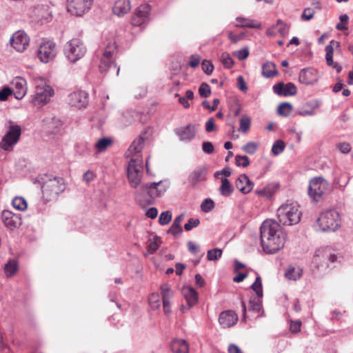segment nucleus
<instances>
[{"mask_svg":"<svg viewBox=\"0 0 353 353\" xmlns=\"http://www.w3.org/2000/svg\"><path fill=\"white\" fill-rule=\"evenodd\" d=\"M287 204L277 210V221L265 220L260 227L261 244L267 254H274L283 248L286 234L284 227L287 223Z\"/></svg>","mask_w":353,"mask_h":353,"instance_id":"1","label":"nucleus"},{"mask_svg":"<svg viewBox=\"0 0 353 353\" xmlns=\"http://www.w3.org/2000/svg\"><path fill=\"white\" fill-rule=\"evenodd\" d=\"M39 183L41 185L43 196L47 201L56 199L65 188L62 177L53 176L50 174L41 176L39 179Z\"/></svg>","mask_w":353,"mask_h":353,"instance_id":"2","label":"nucleus"},{"mask_svg":"<svg viewBox=\"0 0 353 353\" xmlns=\"http://www.w3.org/2000/svg\"><path fill=\"white\" fill-rule=\"evenodd\" d=\"M341 226L339 213L335 210L323 212L317 218L314 225L316 230L323 232H333Z\"/></svg>","mask_w":353,"mask_h":353,"instance_id":"3","label":"nucleus"},{"mask_svg":"<svg viewBox=\"0 0 353 353\" xmlns=\"http://www.w3.org/2000/svg\"><path fill=\"white\" fill-rule=\"evenodd\" d=\"M117 47L115 42L109 43L103 50L99 66L101 73L110 72L116 70V74L118 76L120 68L114 61V55L117 52Z\"/></svg>","mask_w":353,"mask_h":353,"instance_id":"4","label":"nucleus"},{"mask_svg":"<svg viewBox=\"0 0 353 353\" xmlns=\"http://www.w3.org/2000/svg\"><path fill=\"white\" fill-rule=\"evenodd\" d=\"M8 123L10 125L8 127L6 133L0 141V148L5 151L10 152L20 139L21 128L20 125L14 124L10 120Z\"/></svg>","mask_w":353,"mask_h":353,"instance_id":"5","label":"nucleus"},{"mask_svg":"<svg viewBox=\"0 0 353 353\" xmlns=\"http://www.w3.org/2000/svg\"><path fill=\"white\" fill-rule=\"evenodd\" d=\"M86 48L83 43L78 39H73L68 41L64 48V53L70 62H76L85 54Z\"/></svg>","mask_w":353,"mask_h":353,"instance_id":"6","label":"nucleus"},{"mask_svg":"<svg viewBox=\"0 0 353 353\" xmlns=\"http://www.w3.org/2000/svg\"><path fill=\"white\" fill-rule=\"evenodd\" d=\"M328 186V182L323 177H314L310 181L308 194L313 201H319L327 190Z\"/></svg>","mask_w":353,"mask_h":353,"instance_id":"7","label":"nucleus"},{"mask_svg":"<svg viewBox=\"0 0 353 353\" xmlns=\"http://www.w3.org/2000/svg\"><path fill=\"white\" fill-rule=\"evenodd\" d=\"M142 161L131 159L128 167V178L132 188H137L141 180Z\"/></svg>","mask_w":353,"mask_h":353,"instance_id":"8","label":"nucleus"},{"mask_svg":"<svg viewBox=\"0 0 353 353\" xmlns=\"http://www.w3.org/2000/svg\"><path fill=\"white\" fill-rule=\"evenodd\" d=\"M94 0H67V10L72 15L82 17L92 8Z\"/></svg>","mask_w":353,"mask_h":353,"instance_id":"9","label":"nucleus"},{"mask_svg":"<svg viewBox=\"0 0 353 353\" xmlns=\"http://www.w3.org/2000/svg\"><path fill=\"white\" fill-rule=\"evenodd\" d=\"M57 54V46L52 41H43L37 50V57L43 63L51 61Z\"/></svg>","mask_w":353,"mask_h":353,"instance_id":"10","label":"nucleus"},{"mask_svg":"<svg viewBox=\"0 0 353 353\" xmlns=\"http://www.w3.org/2000/svg\"><path fill=\"white\" fill-rule=\"evenodd\" d=\"M54 94V90L46 83L41 82V84L37 85L35 92L32 98V103L35 105L46 103L50 99V97Z\"/></svg>","mask_w":353,"mask_h":353,"instance_id":"11","label":"nucleus"},{"mask_svg":"<svg viewBox=\"0 0 353 353\" xmlns=\"http://www.w3.org/2000/svg\"><path fill=\"white\" fill-rule=\"evenodd\" d=\"M11 46L18 52H23L29 45L30 38L23 30H18L10 39Z\"/></svg>","mask_w":353,"mask_h":353,"instance_id":"12","label":"nucleus"},{"mask_svg":"<svg viewBox=\"0 0 353 353\" xmlns=\"http://www.w3.org/2000/svg\"><path fill=\"white\" fill-rule=\"evenodd\" d=\"M150 6L141 5L138 7L132 18V24L134 26H141L149 21Z\"/></svg>","mask_w":353,"mask_h":353,"instance_id":"13","label":"nucleus"},{"mask_svg":"<svg viewBox=\"0 0 353 353\" xmlns=\"http://www.w3.org/2000/svg\"><path fill=\"white\" fill-rule=\"evenodd\" d=\"M1 219L4 225L10 230H14L21 225V214L10 210H4L1 213Z\"/></svg>","mask_w":353,"mask_h":353,"instance_id":"14","label":"nucleus"},{"mask_svg":"<svg viewBox=\"0 0 353 353\" xmlns=\"http://www.w3.org/2000/svg\"><path fill=\"white\" fill-rule=\"evenodd\" d=\"M68 103L78 108H84L88 103V94L83 90L73 92L68 96Z\"/></svg>","mask_w":353,"mask_h":353,"instance_id":"15","label":"nucleus"},{"mask_svg":"<svg viewBox=\"0 0 353 353\" xmlns=\"http://www.w3.org/2000/svg\"><path fill=\"white\" fill-rule=\"evenodd\" d=\"M196 127L194 124H188L186 126L180 127L174 130L175 134L181 141L190 142L194 139L196 134Z\"/></svg>","mask_w":353,"mask_h":353,"instance_id":"16","label":"nucleus"},{"mask_svg":"<svg viewBox=\"0 0 353 353\" xmlns=\"http://www.w3.org/2000/svg\"><path fill=\"white\" fill-rule=\"evenodd\" d=\"M32 17L41 23L48 21L51 18L48 6L44 4L34 6L32 10Z\"/></svg>","mask_w":353,"mask_h":353,"instance_id":"17","label":"nucleus"},{"mask_svg":"<svg viewBox=\"0 0 353 353\" xmlns=\"http://www.w3.org/2000/svg\"><path fill=\"white\" fill-rule=\"evenodd\" d=\"M238 315L233 310H225L219 314V322L222 327L228 328L234 325L238 321Z\"/></svg>","mask_w":353,"mask_h":353,"instance_id":"18","label":"nucleus"},{"mask_svg":"<svg viewBox=\"0 0 353 353\" xmlns=\"http://www.w3.org/2000/svg\"><path fill=\"white\" fill-rule=\"evenodd\" d=\"M319 78V72L314 68H303L299 73V81L304 84H313L318 81Z\"/></svg>","mask_w":353,"mask_h":353,"instance_id":"19","label":"nucleus"},{"mask_svg":"<svg viewBox=\"0 0 353 353\" xmlns=\"http://www.w3.org/2000/svg\"><path fill=\"white\" fill-rule=\"evenodd\" d=\"M26 84V79L21 77H17L12 80V85L14 88L12 90L17 99H21L26 95L27 92Z\"/></svg>","mask_w":353,"mask_h":353,"instance_id":"20","label":"nucleus"},{"mask_svg":"<svg viewBox=\"0 0 353 353\" xmlns=\"http://www.w3.org/2000/svg\"><path fill=\"white\" fill-rule=\"evenodd\" d=\"M235 186L241 193L246 194L253 189L254 183L245 174H242L236 180Z\"/></svg>","mask_w":353,"mask_h":353,"instance_id":"21","label":"nucleus"},{"mask_svg":"<svg viewBox=\"0 0 353 353\" xmlns=\"http://www.w3.org/2000/svg\"><path fill=\"white\" fill-rule=\"evenodd\" d=\"M150 131V128L143 131L138 139H135L130 145L128 152L131 154L140 153L143 148L144 141L146 139L145 134Z\"/></svg>","mask_w":353,"mask_h":353,"instance_id":"22","label":"nucleus"},{"mask_svg":"<svg viewBox=\"0 0 353 353\" xmlns=\"http://www.w3.org/2000/svg\"><path fill=\"white\" fill-rule=\"evenodd\" d=\"M159 183L153 182L145 183L141 187L143 193L147 194L150 198L161 196L165 193V190H158Z\"/></svg>","mask_w":353,"mask_h":353,"instance_id":"23","label":"nucleus"},{"mask_svg":"<svg viewBox=\"0 0 353 353\" xmlns=\"http://www.w3.org/2000/svg\"><path fill=\"white\" fill-rule=\"evenodd\" d=\"M296 203L288 204V225H296L301 221V212Z\"/></svg>","mask_w":353,"mask_h":353,"instance_id":"24","label":"nucleus"},{"mask_svg":"<svg viewBox=\"0 0 353 353\" xmlns=\"http://www.w3.org/2000/svg\"><path fill=\"white\" fill-rule=\"evenodd\" d=\"M43 121L46 131L49 134H57L63 125L62 121L56 117L46 118Z\"/></svg>","mask_w":353,"mask_h":353,"instance_id":"25","label":"nucleus"},{"mask_svg":"<svg viewBox=\"0 0 353 353\" xmlns=\"http://www.w3.org/2000/svg\"><path fill=\"white\" fill-rule=\"evenodd\" d=\"M131 9V5L129 0H117L112 8V12L114 14L122 17L128 13Z\"/></svg>","mask_w":353,"mask_h":353,"instance_id":"26","label":"nucleus"},{"mask_svg":"<svg viewBox=\"0 0 353 353\" xmlns=\"http://www.w3.org/2000/svg\"><path fill=\"white\" fill-rule=\"evenodd\" d=\"M207 173L205 167L198 168L190 173L188 181L192 186L196 185L199 181L205 180Z\"/></svg>","mask_w":353,"mask_h":353,"instance_id":"27","label":"nucleus"},{"mask_svg":"<svg viewBox=\"0 0 353 353\" xmlns=\"http://www.w3.org/2000/svg\"><path fill=\"white\" fill-rule=\"evenodd\" d=\"M170 348L173 353H188L189 345L186 341L181 339H174L170 343Z\"/></svg>","mask_w":353,"mask_h":353,"instance_id":"28","label":"nucleus"},{"mask_svg":"<svg viewBox=\"0 0 353 353\" xmlns=\"http://www.w3.org/2000/svg\"><path fill=\"white\" fill-rule=\"evenodd\" d=\"M182 292L187 301V304L189 305V308H191L197 303L198 293L193 288H184Z\"/></svg>","mask_w":353,"mask_h":353,"instance_id":"29","label":"nucleus"},{"mask_svg":"<svg viewBox=\"0 0 353 353\" xmlns=\"http://www.w3.org/2000/svg\"><path fill=\"white\" fill-rule=\"evenodd\" d=\"M221 184L219 188L220 194L225 197L230 196L234 190V187L227 178H221Z\"/></svg>","mask_w":353,"mask_h":353,"instance_id":"30","label":"nucleus"},{"mask_svg":"<svg viewBox=\"0 0 353 353\" xmlns=\"http://www.w3.org/2000/svg\"><path fill=\"white\" fill-rule=\"evenodd\" d=\"M340 46V43L335 40H332L330 42V44L325 47V59L327 64L329 66H332L334 64V61H333V51L334 48H337Z\"/></svg>","mask_w":353,"mask_h":353,"instance_id":"31","label":"nucleus"},{"mask_svg":"<svg viewBox=\"0 0 353 353\" xmlns=\"http://www.w3.org/2000/svg\"><path fill=\"white\" fill-rule=\"evenodd\" d=\"M184 217V214H181L177 216L169 230H168V233L172 234L174 236H176L181 234L183 232L182 227L181 225V223Z\"/></svg>","mask_w":353,"mask_h":353,"instance_id":"32","label":"nucleus"},{"mask_svg":"<svg viewBox=\"0 0 353 353\" xmlns=\"http://www.w3.org/2000/svg\"><path fill=\"white\" fill-rule=\"evenodd\" d=\"M277 74L276 65L272 62L267 61L262 65V75L266 78H272Z\"/></svg>","mask_w":353,"mask_h":353,"instance_id":"33","label":"nucleus"},{"mask_svg":"<svg viewBox=\"0 0 353 353\" xmlns=\"http://www.w3.org/2000/svg\"><path fill=\"white\" fill-rule=\"evenodd\" d=\"M319 107V103L316 101L307 102L304 106L305 109H301L299 111V114L301 116H310L314 114L315 109Z\"/></svg>","mask_w":353,"mask_h":353,"instance_id":"34","label":"nucleus"},{"mask_svg":"<svg viewBox=\"0 0 353 353\" xmlns=\"http://www.w3.org/2000/svg\"><path fill=\"white\" fill-rule=\"evenodd\" d=\"M350 181V176L344 173L341 174L339 177H336L334 179L333 184L336 188L340 189L342 192L344 191L345 188Z\"/></svg>","mask_w":353,"mask_h":353,"instance_id":"35","label":"nucleus"},{"mask_svg":"<svg viewBox=\"0 0 353 353\" xmlns=\"http://www.w3.org/2000/svg\"><path fill=\"white\" fill-rule=\"evenodd\" d=\"M303 268L300 266H288V280L297 281L303 275Z\"/></svg>","mask_w":353,"mask_h":353,"instance_id":"36","label":"nucleus"},{"mask_svg":"<svg viewBox=\"0 0 353 353\" xmlns=\"http://www.w3.org/2000/svg\"><path fill=\"white\" fill-rule=\"evenodd\" d=\"M236 21L239 23L237 26L250 28H259L261 27L260 23L256 22L251 19L238 17Z\"/></svg>","mask_w":353,"mask_h":353,"instance_id":"37","label":"nucleus"},{"mask_svg":"<svg viewBox=\"0 0 353 353\" xmlns=\"http://www.w3.org/2000/svg\"><path fill=\"white\" fill-rule=\"evenodd\" d=\"M250 288L256 293V296L259 298H263V285L262 279L260 276H257L255 279L254 282L250 286Z\"/></svg>","mask_w":353,"mask_h":353,"instance_id":"38","label":"nucleus"},{"mask_svg":"<svg viewBox=\"0 0 353 353\" xmlns=\"http://www.w3.org/2000/svg\"><path fill=\"white\" fill-rule=\"evenodd\" d=\"M18 270V263L14 260L9 261L4 267V271L7 276H13Z\"/></svg>","mask_w":353,"mask_h":353,"instance_id":"39","label":"nucleus"},{"mask_svg":"<svg viewBox=\"0 0 353 353\" xmlns=\"http://www.w3.org/2000/svg\"><path fill=\"white\" fill-rule=\"evenodd\" d=\"M262 299L257 296L256 297H251L249 301L250 310L255 312H259L262 309Z\"/></svg>","mask_w":353,"mask_h":353,"instance_id":"40","label":"nucleus"},{"mask_svg":"<svg viewBox=\"0 0 353 353\" xmlns=\"http://www.w3.org/2000/svg\"><path fill=\"white\" fill-rule=\"evenodd\" d=\"M112 141L110 138L103 137L99 139L94 146L99 152H103L112 143Z\"/></svg>","mask_w":353,"mask_h":353,"instance_id":"41","label":"nucleus"},{"mask_svg":"<svg viewBox=\"0 0 353 353\" xmlns=\"http://www.w3.org/2000/svg\"><path fill=\"white\" fill-rule=\"evenodd\" d=\"M12 206L20 211L27 209L28 204L26 199L21 196H16L12 201Z\"/></svg>","mask_w":353,"mask_h":353,"instance_id":"42","label":"nucleus"},{"mask_svg":"<svg viewBox=\"0 0 353 353\" xmlns=\"http://www.w3.org/2000/svg\"><path fill=\"white\" fill-rule=\"evenodd\" d=\"M163 301H170L173 296V292L168 283H163L160 287Z\"/></svg>","mask_w":353,"mask_h":353,"instance_id":"43","label":"nucleus"},{"mask_svg":"<svg viewBox=\"0 0 353 353\" xmlns=\"http://www.w3.org/2000/svg\"><path fill=\"white\" fill-rule=\"evenodd\" d=\"M148 302L152 309H158L160 307V296L158 293L153 292L148 297Z\"/></svg>","mask_w":353,"mask_h":353,"instance_id":"44","label":"nucleus"},{"mask_svg":"<svg viewBox=\"0 0 353 353\" xmlns=\"http://www.w3.org/2000/svg\"><path fill=\"white\" fill-rule=\"evenodd\" d=\"M272 89L276 94L287 97V85H285L283 82L275 84Z\"/></svg>","mask_w":353,"mask_h":353,"instance_id":"45","label":"nucleus"},{"mask_svg":"<svg viewBox=\"0 0 353 353\" xmlns=\"http://www.w3.org/2000/svg\"><path fill=\"white\" fill-rule=\"evenodd\" d=\"M285 144L282 140H277L274 142L272 148V152L276 156L281 154L285 149Z\"/></svg>","mask_w":353,"mask_h":353,"instance_id":"46","label":"nucleus"},{"mask_svg":"<svg viewBox=\"0 0 353 353\" xmlns=\"http://www.w3.org/2000/svg\"><path fill=\"white\" fill-rule=\"evenodd\" d=\"M222 250L214 248L208 251L207 259L208 261H216L221 257Z\"/></svg>","mask_w":353,"mask_h":353,"instance_id":"47","label":"nucleus"},{"mask_svg":"<svg viewBox=\"0 0 353 353\" xmlns=\"http://www.w3.org/2000/svg\"><path fill=\"white\" fill-rule=\"evenodd\" d=\"M214 208V201L210 199H205L201 205V209L203 212L208 213Z\"/></svg>","mask_w":353,"mask_h":353,"instance_id":"48","label":"nucleus"},{"mask_svg":"<svg viewBox=\"0 0 353 353\" xmlns=\"http://www.w3.org/2000/svg\"><path fill=\"white\" fill-rule=\"evenodd\" d=\"M161 242V239L158 236H154L152 240H150V243L148 245V252L150 254H153L159 248V243Z\"/></svg>","mask_w":353,"mask_h":353,"instance_id":"49","label":"nucleus"},{"mask_svg":"<svg viewBox=\"0 0 353 353\" xmlns=\"http://www.w3.org/2000/svg\"><path fill=\"white\" fill-rule=\"evenodd\" d=\"M199 93L201 97H208L211 94L210 85L207 83H202L199 88Z\"/></svg>","mask_w":353,"mask_h":353,"instance_id":"50","label":"nucleus"},{"mask_svg":"<svg viewBox=\"0 0 353 353\" xmlns=\"http://www.w3.org/2000/svg\"><path fill=\"white\" fill-rule=\"evenodd\" d=\"M235 163L237 166L246 168L250 165V162L247 156L236 155L235 157Z\"/></svg>","mask_w":353,"mask_h":353,"instance_id":"51","label":"nucleus"},{"mask_svg":"<svg viewBox=\"0 0 353 353\" xmlns=\"http://www.w3.org/2000/svg\"><path fill=\"white\" fill-rule=\"evenodd\" d=\"M172 219V213L170 211H165L161 213L159 217V222L161 225H167Z\"/></svg>","mask_w":353,"mask_h":353,"instance_id":"52","label":"nucleus"},{"mask_svg":"<svg viewBox=\"0 0 353 353\" xmlns=\"http://www.w3.org/2000/svg\"><path fill=\"white\" fill-rule=\"evenodd\" d=\"M14 94L13 90L8 86H4L0 90V101H6L8 97Z\"/></svg>","mask_w":353,"mask_h":353,"instance_id":"53","label":"nucleus"},{"mask_svg":"<svg viewBox=\"0 0 353 353\" xmlns=\"http://www.w3.org/2000/svg\"><path fill=\"white\" fill-rule=\"evenodd\" d=\"M221 60L223 65L227 68H230L234 65V61L228 52H223L221 54Z\"/></svg>","mask_w":353,"mask_h":353,"instance_id":"54","label":"nucleus"},{"mask_svg":"<svg viewBox=\"0 0 353 353\" xmlns=\"http://www.w3.org/2000/svg\"><path fill=\"white\" fill-rule=\"evenodd\" d=\"M200 220L199 219L190 218L188 222L184 225V229L186 231H190L192 228L199 226Z\"/></svg>","mask_w":353,"mask_h":353,"instance_id":"55","label":"nucleus"},{"mask_svg":"<svg viewBox=\"0 0 353 353\" xmlns=\"http://www.w3.org/2000/svg\"><path fill=\"white\" fill-rule=\"evenodd\" d=\"M203 71L207 74H211L214 70L213 64L208 60H203L201 63Z\"/></svg>","mask_w":353,"mask_h":353,"instance_id":"56","label":"nucleus"},{"mask_svg":"<svg viewBox=\"0 0 353 353\" xmlns=\"http://www.w3.org/2000/svg\"><path fill=\"white\" fill-rule=\"evenodd\" d=\"M250 126V120L246 117L243 116L240 119V130L243 132H246Z\"/></svg>","mask_w":353,"mask_h":353,"instance_id":"57","label":"nucleus"},{"mask_svg":"<svg viewBox=\"0 0 353 353\" xmlns=\"http://www.w3.org/2000/svg\"><path fill=\"white\" fill-rule=\"evenodd\" d=\"M301 325L302 323L299 320L291 321L289 330L292 334H296L301 331Z\"/></svg>","mask_w":353,"mask_h":353,"instance_id":"58","label":"nucleus"},{"mask_svg":"<svg viewBox=\"0 0 353 353\" xmlns=\"http://www.w3.org/2000/svg\"><path fill=\"white\" fill-rule=\"evenodd\" d=\"M234 56L237 57L239 60L242 61L245 59L249 55L248 48L245 47L239 50L235 51L233 53Z\"/></svg>","mask_w":353,"mask_h":353,"instance_id":"59","label":"nucleus"},{"mask_svg":"<svg viewBox=\"0 0 353 353\" xmlns=\"http://www.w3.org/2000/svg\"><path fill=\"white\" fill-rule=\"evenodd\" d=\"M257 148V144L254 142H249L243 146L242 150L250 154L255 153Z\"/></svg>","mask_w":353,"mask_h":353,"instance_id":"60","label":"nucleus"},{"mask_svg":"<svg viewBox=\"0 0 353 353\" xmlns=\"http://www.w3.org/2000/svg\"><path fill=\"white\" fill-rule=\"evenodd\" d=\"M314 14V10L311 8H307L303 10L301 15V19L303 21H309L313 18Z\"/></svg>","mask_w":353,"mask_h":353,"instance_id":"61","label":"nucleus"},{"mask_svg":"<svg viewBox=\"0 0 353 353\" xmlns=\"http://www.w3.org/2000/svg\"><path fill=\"white\" fill-rule=\"evenodd\" d=\"M288 138L291 140L294 139L299 143L301 139V132H296L293 128L288 129Z\"/></svg>","mask_w":353,"mask_h":353,"instance_id":"62","label":"nucleus"},{"mask_svg":"<svg viewBox=\"0 0 353 353\" xmlns=\"http://www.w3.org/2000/svg\"><path fill=\"white\" fill-rule=\"evenodd\" d=\"M202 150L203 152L211 154L214 150L213 144L210 141H203L202 143Z\"/></svg>","mask_w":353,"mask_h":353,"instance_id":"63","label":"nucleus"},{"mask_svg":"<svg viewBox=\"0 0 353 353\" xmlns=\"http://www.w3.org/2000/svg\"><path fill=\"white\" fill-rule=\"evenodd\" d=\"M201 61V57L198 54H192L190 56V61L189 65L191 68H196L199 65Z\"/></svg>","mask_w":353,"mask_h":353,"instance_id":"64","label":"nucleus"}]
</instances>
